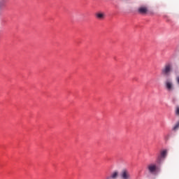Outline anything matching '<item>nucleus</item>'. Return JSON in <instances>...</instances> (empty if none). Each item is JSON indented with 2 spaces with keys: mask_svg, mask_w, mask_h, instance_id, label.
Here are the masks:
<instances>
[{
  "mask_svg": "<svg viewBox=\"0 0 179 179\" xmlns=\"http://www.w3.org/2000/svg\"><path fill=\"white\" fill-rule=\"evenodd\" d=\"M167 155V151L163 150L161 152L160 155L157 157V163H161L162 160L166 157Z\"/></svg>",
  "mask_w": 179,
  "mask_h": 179,
  "instance_id": "obj_5",
  "label": "nucleus"
},
{
  "mask_svg": "<svg viewBox=\"0 0 179 179\" xmlns=\"http://www.w3.org/2000/svg\"><path fill=\"white\" fill-rule=\"evenodd\" d=\"M110 177H112L113 179H116L118 177V172L115 171L111 175Z\"/></svg>",
  "mask_w": 179,
  "mask_h": 179,
  "instance_id": "obj_8",
  "label": "nucleus"
},
{
  "mask_svg": "<svg viewBox=\"0 0 179 179\" xmlns=\"http://www.w3.org/2000/svg\"><path fill=\"white\" fill-rule=\"evenodd\" d=\"M171 71H173V65L171 63H166L162 68L161 73L163 76H170Z\"/></svg>",
  "mask_w": 179,
  "mask_h": 179,
  "instance_id": "obj_1",
  "label": "nucleus"
},
{
  "mask_svg": "<svg viewBox=\"0 0 179 179\" xmlns=\"http://www.w3.org/2000/svg\"><path fill=\"white\" fill-rule=\"evenodd\" d=\"M175 114L177 117H179V106H176L175 110Z\"/></svg>",
  "mask_w": 179,
  "mask_h": 179,
  "instance_id": "obj_9",
  "label": "nucleus"
},
{
  "mask_svg": "<svg viewBox=\"0 0 179 179\" xmlns=\"http://www.w3.org/2000/svg\"><path fill=\"white\" fill-rule=\"evenodd\" d=\"M120 177L122 179H131L129 172L125 169L122 171Z\"/></svg>",
  "mask_w": 179,
  "mask_h": 179,
  "instance_id": "obj_4",
  "label": "nucleus"
},
{
  "mask_svg": "<svg viewBox=\"0 0 179 179\" xmlns=\"http://www.w3.org/2000/svg\"><path fill=\"white\" fill-rule=\"evenodd\" d=\"M165 87L168 92H173V90H174V84H173V81L170 79L166 80L165 81Z\"/></svg>",
  "mask_w": 179,
  "mask_h": 179,
  "instance_id": "obj_2",
  "label": "nucleus"
},
{
  "mask_svg": "<svg viewBox=\"0 0 179 179\" xmlns=\"http://www.w3.org/2000/svg\"><path fill=\"white\" fill-rule=\"evenodd\" d=\"M147 169L150 174H155L157 171V165L156 164H150Z\"/></svg>",
  "mask_w": 179,
  "mask_h": 179,
  "instance_id": "obj_3",
  "label": "nucleus"
},
{
  "mask_svg": "<svg viewBox=\"0 0 179 179\" xmlns=\"http://www.w3.org/2000/svg\"><path fill=\"white\" fill-rule=\"evenodd\" d=\"M179 128V122L176 123V124L173 127V131H177V129Z\"/></svg>",
  "mask_w": 179,
  "mask_h": 179,
  "instance_id": "obj_10",
  "label": "nucleus"
},
{
  "mask_svg": "<svg viewBox=\"0 0 179 179\" xmlns=\"http://www.w3.org/2000/svg\"><path fill=\"white\" fill-rule=\"evenodd\" d=\"M106 179H113L111 176H107Z\"/></svg>",
  "mask_w": 179,
  "mask_h": 179,
  "instance_id": "obj_11",
  "label": "nucleus"
},
{
  "mask_svg": "<svg viewBox=\"0 0 179 179\" xmlns=\"http://www.w3.org/2000/svg\"><path fill=\"white\" fill-rule=\"evenodd\" d=\"M139 13H146L148 12V8L141 7L138 8Z\"/></svg>",
  "mask_w": 179,
  "mask_h": 179,
  "instance_id": "obj_6",
  "label": "nucleus"
},
{
  "mask_svg": "<svg viewBox=\"0 0 179 179\" xmlns=\"http://www.w3.org/2000/svg\"><path fill=\"white\" fill-rule=\"evenodd\" d=\"M104 16H105L104 13H97L96 14V17L97 19H100V20L104 19Z\"/></svg>",
  "mask_w": 179,
  "mask_h": 179,
  "instance_id": "obj_7",
  "label": "nucleus"
}]
</instances>
